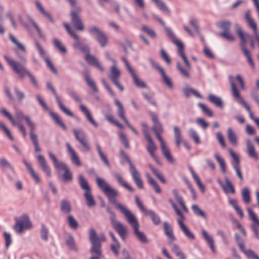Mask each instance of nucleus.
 <instances>
[{
	"instance_id": "11",
	"label": "nucleus",
	"mask_w": 259,
	"mask_h": 259,
	"mask_svg": "<svg viewBox=\"0 0 259 259\" xmlns=\"http://www.w3.org/2000/svg\"><path fill=\"white\" fill-rule=\"evenodd\" d=\"M149 61L151 64L152 66L160 72L164 84L169 88L171 89H173V83L170 78L166 75L163 68L157 63L152 58H149Z\"/></svg>"
},
{
	"instance_id": "52",
	"label": "nucleus",
	"mask_w": 259,
	"mask_h": 259,
	"mask_svg": "<svg viewBox=\"0 0 259 259\" xmlns=\"http://www.w3.org/2000/svg\"><path fill=\"white\" fill-rule=\"evenodd\" d=\"M50 114L56 124L60 126L64 131L67 130L66 126L61 121L58 114L53 111H50Z\"/></svg>"
},
{
	"instance_id": "53",
	"label": "nucleus",
	"mask_w": 259,
	"mask_h": 259,
	"mask_svg": "<svg viewBox=\"0 0 259 259\" xmlns=\"http://www.w3.org/2000/svg\"><path fill=\"white\" fill-rule=\"evenodd\" d=\"M149 167L155 176L163 184L166 183V181L163 175L155 168L152 165L149 164Z\"/></svg>"
},
{
	"instance_id": "2",
	"label": "nucleus",
	"mask_w": 259,
	"mask_h": 259,
	"mask_svg": "<svg viewBox=\"0 0 259 259\" xmlns=\"http://www.w3.org/2000/svg\"><path fill=\"white\" fill-rule=\"evenodd\" d=\"M96 183L98 187L108 197L109 202L114 204L116 208L119 209L121 212L122 209L126 208L124 205L117 202L115 199L118 195L117 191L112 188L104 179L99 177H97Z\"/></svg>"
},
{
	"instance_id": "1",
	"label": "nucleus",
	"mask_w": 259,
	"mask_h": 259,
	"mask_svg": "<svg viewBox=\"0 0 259 259\" xmlns=\"http://www.w3.org/2000/svg\"><path fill=\"white\" fill-rule=\"evenodd\" d=\"M63 25L67 32L75 40V42L73 44V48L85 54V59L89 64L97 68L100 71L104 72V69L101 65L98 59L95 56L90 55L89 47L87 45H83L81 42L78 35L76 34L67 23L64 22Z\"/></svg>"
},
{
	"instance_id": "9",
	"label": "nucleus",
	"mask_w": 259,
	"mask_h": 259,
	"mask_svg": "<svg viewBox=\"0 0 259 259\" xmlns=\"http://www.w3.org/2000/svg\"><path fill=\"white\" fill-rule=\"evenodd\" d=\"M80 7H75V9L70 12L71 21L74 28L77 30L82 31L84 30V25L79 14L81 12Z\"/></svg>"
},
{
	"instance_id": "39",
	"label": "nucleus",
	"mask_w": 259,
	"mask_h": 259,
	"mask_svg": "<svg viewBox=\"0 0 259 259\" xmlns=\"http://www.w3.org/2000/svg\"><path fill=\"white\" fill-rule=\"evenodd\" d=\"M208 101L218 107H223V103L221 98L213 94H210L208 97Z\"/></svg>"
},
{
	"instance_id": "31",
	"label": "nucleus",
	"mask_w": 259,
	"mask_h": 259,
	"mask_svg": "<svg viewBox=\"0 0 259 259\" xmlns=\"http://www.w3.org/2000/svg\"><path fill=\"white\" fill-rule=\"evenodd\" d=\"M146 177L147 179L149 184L153 188L154 191L158 194L161 192V188L157 182L153 179L149 174H146Z\"/></svg>"
},
{
	"instance_id": "41",
	"label": "nucleus",
	"mask_w": 259,
	"mask_h": 259,
	"mask_svg": "<svg viewBox=\"0 0 259 259\" xmlns=\"http://www.w3.org/2000/svg\"><path fill=\"white\" fill-rule=\"evenodd\" d=\"M114 177L116 179L118 184L130 191V192H134V189L130 186L127 183H126L122 179V177L118 173H115Z\"/></svg>"
},
{
	"instance_id": "12",
	"label": "nucleus",
	"mask_w": 259,
	"mask_h": 259,
	"mask_svg": "<svg viewBox=\"0 0 259 259\" xmlns=\"http://www.w3.org/2000/svg\"><path fill=\"white\" fill-rule=\"evenodd\" d=\"M236 32L239 35L240 38V47L241 49L242 50V45H244V47L245 48L246 47V43L247 42H249L250 48L252 49H254V44L253 40V39L250 35L247 33H243L241 28L239 27L236 30Z\"/></svg>"
},
{
	"instance_id": "21",
	"label": "nucleus",
	"mask_w": 259,
	"mask_h": 259,
	"mask_svg": "<svg viewBox=\"0 0 259 259\" xmlns=\"http://www.w3.org/2000/svg\"><path fill=\"white\" fill-rule=\"evenodd\" d=\"M130 173L134 181L139 189H142L144 188L143 182L141 178L139 171L136 169V167H134L130 169Z\"/></svg>"
},
{
	"instance_id": "10",
	"label": "nucleus",
	"mask_w": 259,
	"mask_h": 259,
	"mask_svg": "<svg viewBox=\"0 0 259 259\" xmlns=\"http://www.w3.org/2000/svg\"><path fill=\"white\" fill-rule=\"evenodd\" d=\"M46 86L48 90H50L55 96L56 102L60 110L66 115L71 117L73 116V113L64 105L61 98L57 94L55 89L53 87L50 81H48L47 82Z\"/></svg>"
},
{
	"instance_id": "14",
	"label": "nucleus",
	"mask_w": 259,
	"mask_h": 259,
	"mask_svg": "<svg viewBox=\"0 0 259 259\" xmlns=\"http://www.w3.org/2000/svg\"><path fill=\"white\" fill-rule=\"evenodd\" d=\"M120 75V71L117 68L116 65H113L111 68V74L110 78L115 86L120 91L124 90L123 87L120 83L119 79Z\"/></svg>"
},
{
	"instance_id": "27",
	"label": "nucleus",
	"mask_w": 259,
	"mask_h": 259,
	"mask_svg": "<svg viewBox=\"0 0 259 259\" xmlns=\"http://www.w3.org/2000/svg\"><path fill=\"white\" fill-rule=\"evenodd\" d=\"M246 146L247 152L248 156L250 157L254 158L256 160L257 159L258 155L255 151L254 146L249 140L246 141Z\"/></svg>"
},
{
	"instance_id": "64",
	"label": "nucleus",
	"mask_w": 259,
	"mask_h": 259,
	"mask_svg": "<svg viewBox=\"0 0 259 259\" xmlns=\"http://www.w3.org/2000/svg\"><path fill=\"white\" fill-rule=\"evenodd\" d=\"M142 29L151 37L155 38L156 37V33L152 29L148 27L146 25H142Z\"/></svg>"
},
{
	"instance_id": "3",
	"label": "nucleus",
	"mask_w": 259,
	"mask_h": 259,
	"mask_svg": "<svg viewBox=\"0 0 259 259\" xmlns=\"http://www.w3.org/2000/svg\"><path fill=\"white\" fill-rule=\"evenodd\" d=\"M125 217L127 221L134 229V233L138 240L142 243H147L149 240L146 235L139 230V225L135 216L127 208L121 212Z\"/></svg>"
},
{
	"instance_id": "23",
	"label": "nucleus",
	"mask_w": 259,
	"mask_h": 259,
	"mask_svg": "<svg viewBox=\"0 0 259 259\" xmlns=\"http://www.w3.org/2000/svg\"><path fill=\"white\" fill-rule=\"evenodd\" d=\"M37 158L42 167V170L46 174L48 177H50L51 176V170L44 156L40 154L37 156Z\"/></svg>"
},
{
	"instance_id": "22",
	"label": "nucleus",
	"mask_w": 259,
	"mask_h": 259,
	"mask_svg": "<svg viewBox=\"0 0 259 259\" xmlns=\"http://www.w3.org/2000/svg\"><path fill=\"white\" fill-rule=\"evenodd\" d=\"M66 146L68 149V152L70 156V158L72 162L77 166H80L81 163L80 161L79 157L72 148L70 144L68 143H66Z\"/></svg>"
},
{
	"instance_id": "51",
	"label": "nucleus",
	"mask_w": 259,
	"mask_h": 259,
	"mask_svg": "<svg viewBox=\"0 0 259 259\" xmlns=\"http://www.w3.org/2000/svg\"><path fill=\"white\" fill-rule=\"evenodd\" d=\"M242 51L244 55V56L246 57L247 61L249 64L250 66L252 68H254V64L253 61L251 58V55L250 54L249 51L248 50L247 48H245L244 47V45L242 44Z\"/></svg>"
},
{
	"instance_id": "54",
	"label": "nucleus",
	"mask_w": 259,
	"mask_h": 259,
	"mask_svg": "<svg viewBox=\"0 0 259 259\" xmlns=\"http://www.w3.org/2000/svg\"><path fill=\"white\" fill-rule=\"evenodd\" d=\"M214 157L217 160V161L220 164L222 172L224 174L226 173V163L224 159L223 158H222L219 155V154L218 153H215L214 154Z\"/></svg>"
},
{
	"instance_id": "7",
	"label": "nucleus",
	"mask_w": 259,
	"mask_h": 259,
	"mask_svg": "<svg viewBox=\"0 0 259 259\" xmlns=\"http://www.w3.org/2000/svg\"><path fill=\"white\" fill-rule=\"evenodd\" d=\"M88 32L97 41L101 47L104 48L107 45L108 42L107 36L98 26H91L88 28Z\"/></svg>"
},
{
	"instance_id": "33",
	"label": "nucleus",
	"mask_w": 259,
	"mask_h": 259,
	"mask_svg": "<svg viewBox=\"0 0 259 259\" xmlns=\"http://www.w3.org/2000/svg\"><path fill=\"white\" fill-rule=\"evenodd\" d=\"M174 132L175 136V140L176 144L178 147L183 142L181 131L179 127L175 126L174 127Z\"/></svg>"
},
{
	"instance_id": "56",
	"label": "nucleus",
	"mask_w": 259,
	"mask_h": 259,
	"mask_svg": "<svg viewBox=\"0 0 259 259\" xmlns=\"http://www.w3.org/2000/svg\"><path fill=\"white\" fill-rule=\"evenodd\" d=\"M96 148L97 150L98 151L99 155L101 159V160L103 161V162L105 163V164L108 167H110V163L107 159L106 156L104 155V153L102 152L101 147L100 146L99 144H96Z\"/></svg>"
},
{
	"instance_id": "4",
	"label": "nucleus",
	"mask_w": 259,
	"mask_h": 259,
	"mask_svg": "<svg viewBox=\"0 0 259 259\" xmlns=\"http://www.w3.org/2000/svg\"><path fill=\"white\" fill-rule=\"evenodd\" d=\"M78 184L81 189L84 191L83 196L86 200V204L89 207H92L96 205L95 200L92 194L91 188L82 175L78 176Z\"/></svg>"
},
{
	"instance_id": "34",
	"label": "nucleus",
	"mask_w": 259,
	"mask_h": 259,
	"mask_svg": "<svg viewBox=\"0 0 259 259\" xmlns=\"http://www.w3.org/2000/svg\"><path fill=\"white\" fill-rule=\"evenodd\" d=\"M201 232L204 239L209 244V246L211 251L213 253H215V250L214 248V241L212 237L209 236L205 230H202Z\"/></svg>"
},
{
	"instance_id": "63",
	"label": "nucleus",
	"mask_w": 259,
	"mask_h": 259,
	"mask_svg": "<svg viewBox=\"0 0 259 259\" xmlns=\"http://www.w3.org/2000/svg\"><path fill=\"white\" fill-rule=\"evenodd\" d=\"M241 251L243 252L245 255L248 257L252 259H257L259 256L257 255L252 249L246 250L244 247L241 250Z\"/></svg>"
},
{
	"instance_id": "58",
	"label": "nucleus",
	"mask_w": 259,
	"mask_h": 259,
	"mask_svg": "<svg viewBox=\"0 0 259 259\" xmlns=\"http://www.w3.org/2000/svg\"><path fill=\"white\" fill-rule=\"evenodd\" d=\"M66 244L70 250L77 251L74 239L71 235H69L68 238L66 240Z\"/></svg>"
},
{
	"instance_id": "57",
	"label": "nucleus",
	"mask_w": 259,
	"mask_h": 259,
	"mask_svg": "<svg viewBox=\"0 0 259 259\" xmlns=\"http://www.w3.org/2000/svg\"><path fill=\"white\" fill-rule=\"evenodd\" d=\"M192 209L194 213L199 217H201L203 219H206L207 216L205 213L202 211L198 205L193 204L192 205Z\"/></svg>"
},
{
	"instance_id": "29",
	"label": "nucleus",
	"mask_w": 259,
	"mask_h": 259,
	"mask_svg": "<svg viewBox=\"0 0 259 259\" xmlns=\"http://www.w3.org/2000/svg\"><path fill=\"white\" fill-rule=\"evenodd\" d=\"M35 4L37 8L39 11V12L45 17H46L51 23H54L55 20L52 15L47 11H45L44 8L41 6V4L38 1L35 2Z\"/></svg>"
},
{
	"instance_id": "24",
	"label": "nucleus",
	"mask_w": 259,
	"mask_h": 259,
	"mask_svg": "<svg viewBox=\"0 0 259 259\" xmlns=\"http://www.w3.org/2000/svg\"><path fill=\"white\" fill-rule=\"evenodd\" d=\"M79 109L84 114L88 121L94 126L98 127V124L95 121L93 118L90 111L83 104L79 106Z\"/></svg>"
},
{
	"instance_id": "20",
	"label": "nucleus",
	"mask_w": 259,
	"mask_h": 259,
	"mask_svg": "<svg viewBox=\"0 0 259 259\" xmlns=\"http://www.w3.org/2000/svg\"><path fill=\"white\" fill-rule=\"evenodd\" d=\"M149 113L151 117L152 121L153 122V126L152 127L153 131L154 133H163V130L162 125L160 123L156 114L152 111H150Z\"/></svg>"
},
{
	"instance_id": "32",
	"label": "nucleus",
	"mask_w": 259,
	"mask_h": 259,
	"mask_svg": "<svg viewBox=\"0 0 259 259\" xmlns=\"http://www.w3.org/2000/svg\"><path fill=\"white\" fill-rule=\"evenodd\" d=\"M178 224L180 226L181 230H182V231L187 238L192 240L195 239V235L190 231V230L184 224V223H182L181 221H179Z\"/></svg>"
},
{
	"instance_id": "16",
	"label": "nucleus",
	"mask_w": 259,
	"mask_h": 259,
	"mask_svg": "<svg viewBox=\"0 0 259 259\" xmlns=\"http://www.w3.org/2000/svg\"><path fill=\"white\" fill-rule=\"evenodd\" d=\"M17 74L19 75L20 78H23L26 76H28L30 82L34 86V87L36 89L39 88V84L35 77L23 66H22V67L20 69Z\"/></svg>"
},
{
	"instance_id": "46",
	"label": "nucleus",
	"mask_w": 259,
	"mask_h": 259,
	"mask_svg": "<svg viewBox=\"0 0 259 259\" xmlns=\"http://www.w3.org/2000/svg\"><path fill=\"white\" fill-rule=\"evenodd\" d=\"M241 196L242 201L246 204L250 202V191L248 187H244L241 191Z\"/></svg>"
},
{
	"instance_id": "49",
	"label": "nucleus",
	"mask_w": 259,
	"mask_h": 259,
	"mask_svg": "<svg viewBox=\"0 0 259 259\" xmlns=\"http://www.w3.org/2000/svg\"><path fill=\"white\" fill-rule=\"evenodd\" d=\"M225 180L226 184L223 188L224 191L227 193L230 192L232 194H234L235 193V190L231 182L227 177H225Z\"/></svg>"
},
{
	"instance_id": "50",
	"label": "nucleus",
	"mask_w": 259,
	"mask_h": 259,
	"mask_svg": "<svg viewBox=\"0 0 259 259\" xmlns=\"http://www.w3.org/2000/svg\"><path fill=\"white\" fill-rule=\"evenodd\" d=\"M73 134L75 136V139L80 142L87 138V136L85 133L80 129H74L73 130Z\"/></svg>"
},
{
	"instance_id": "44",
	"label": "nucleus",
	"mask_w": 259,
	"mask_h": 259,
	"mask_svg": "<svg viewBox=\"0 0 259 259\" xmlns=\"http://www.w3.org/2000/svg\"><path fill=\"white\" fill-rule=\"evenodd\" d=\"M148 142L147 149L151 156H153L155 155L154 152L156 150V146L151 137H148L146 139Z\"/></svg>"
},
{
	"instance_id": "26",
	"label": "nucleus",
	"mask_w": 259,
	"mask_h": 259,
	"mask_svg": "<svg viewBox=\"0 0 259 259\" xmlns=\"http://www.w3.org/2000/svg\"><path fill=\"white\" fill-rule=\"evenodd\" d=\"M23 162L26 166L30 175L33 178V179L35 180L36 183H39L40 182V179L39 178L38 175L34 171L31 164L30 163H29L27 161V160L25 159H23Z\"/></svg>"
},
{
	"instance_id": "37",
	"label": "nucleus",
	"mask_w": 259,
	"mask_h": 259,
	"mask_svg": "<svg viewBox=\"0 0 259 259\" xmlns=\"http://www.w3.org/2000/svg\"><path fill=\"white\" fill-rule=\"evenodd\" d=\"M217 26L222 30V32H228L230 31L231 26V22L228 20L221 21L216 24Z\"/></svg>"
},
{
	"instance_id": "5",
	"label": "nucleus",
	"mask_w": 259,
	"mask_h": 259,
	"mask_svg": "<svg viewBox=\"0 0 259 259\" xmlns=\"http://www.w3.org/2000/svg\"><path fill=\"white\" fill-rule=\"evenodd\" d=\"M164 29L167 36L170 39L171 41L178 47V53L183 60L186 67L187 68V69H190L191 66L184 53V48L183 43L176 38L175 33L171 30V29L167 27H165Z\"/></svg>"
},
{
	"instance_id": "62",
	"label": "nucleus",
	"mask_w": 259,
	"mask_h": 259,
	"mask_svg": "<svg viewBox=\"0 0 259 259\" xmlns=\"http://www.w3.org/2000/svg\"><path fill=\"white\" fill-rule=\"evenodd\" d=\"M14 91L19 102H22L25 99V95L24 93L20 91L17 86L14 87Z\"/></svg>"
},
{
	"instance_id": "55",
	"label": "nucleus",
	"mask_w": 259,
	"mask_h": 259,
	"mask_svg": "<svg viewBox=\"0 0 259 259\" xmlns=\"http://www.w3.org/2000/svg\"><path fill=\"white\" fill-rule=\"evenodd\" d=\"M0 166L4 168H8L15 173V169L11 163L4 157L0 158Z\"/></svg>"
},
{
	"instance_id": "15",
	"label": "nucleus",
	"mask_w": 259,
	"mask_h": 259,
	"mask_svg": "<svg viewBox=\"0 0 259 259\" xmlns=\"http://www.w3.org/2000/svg\"><path fill=\"white\" fill-rule=\"evenodd\" d=\"M35 45L38 50L40 56L44 59V61L47 64L48 67L50 68L52 72L55 74H57L58 72L57 70L52 64L50 59L46 56V52L43 48L37 41L35 42Z\"/></svg>"
},
{
	"instance_id": "19",
	"label": "nucleus",
	"mask_w": 259,
	"mask_h": 259,
	"mask_svg": "<svg viewBox=\"0 0 259 259\" xmlns=\"http://www.w3.org/2000/svg\"><path fill=\"white\" fill-rule=\"evenodd\" d=\"M82 75L87 85L94 93H97L99 91L97 87L95 82L91 77L89 71L88 69H85L82 72Z\"/></svg>"
},
{
	"instance_id": "36",
	"label": "nucleus",
	"mask_w": 259,
	"mask_h": 259,
	"mask_svg": "<svg viewBox=\"0 0 259 259\" xmlns=\"http://www.w3.org/2000/svg\"><path fill=\"white\" fill-rule=\"evenodd\" d=\"M60 209L61 211L65 214L69 213L72 209L70 202L66 199H63L61 200L60 203Z\"/></svg>"
},
{
	"instance_id": "28",
	"label": "nucleus",
	"mask_w": 259,
	"mask_h": 259,
	"mask_svg": "<svg viewBox=\"0 0 259 259\" xmlns=\"http://www.w3.org/2000/svg\"><path fill=\"white\" fill-rule=\"evenodd\" d=\"M150 217L152 223L154 225L158 226L160 224L161 219L160 217L153 210L149 209L145 213Z\"/></svg>"
},
{
	"instance_id": "45",
	"label": "nucleus",
	"mask_w": 259,
	"mask_h": 259,
	"mask_svg": "<svg viewBox=\"0 0 259 259\" xmlns=\"http://www.w3.org/2000/svg\"><path fill=\"white\" fill-rule=\"evenodd\" d=\"M227 137L229 142L234 146L237 145V138L233 130L229 127L227 130Z\"/></svg>"
},
{
	"instance_id": "48",
	"label": "nucleus",
	"mask_w": 259,
	"mask_h": 259,
	"mask_svg": "<svg viewBox=\"0 0 259 259\" xmlns=\"http://www.w3.org/2000/svg\"><path fill=\"white\" fill-rule=\"evenodd\" d=\"M49 231L46 226L42 224L40 230V236L41 239L44 241H48L49 239Z\"/></svg>"
},
{
	"instance_id": "38",
	"label": "nucleus",
	"mask_w": 259,
	"mask_h": 259,
	"mask_svg": "<svg viewBox=\"0 0 259 259\" xmlns=\"http://www.w3.org/2000/svg\"><path fill=\"white\" fill-rule=\"evenodd\" d=\"M35 131H30V137L31 142L33 144L36 152H39L41 151V148L39 145V142L38 140L37 136L34 133Z\"/></svg>"
},
{
	"instance_id": "8",
	"label": "nucleus",
	"mask_w": 259,
	"mask_h": 259,
	"mask_svg": "<svg viewBox=\"0 0 259 259\" xmlns=\"http://www.w3.org/2000/svg\"><path fill=\"white\" fill-rule=\"evenodd\" d=\"M32 228V224L31 223L29 217L27 215H22L19 220L16 221V223L14 226V229L18 234L23 232L24 229H30Z\"/></svg>"
},
{
	"instance_id": "40",
	"label": "nucleus",
	"mask_w": 259,
	"mask_h": 259,
	"mask_svg": "<svg viewBox=\"0 0 259 259\" xmlns=\"http://www.w3.org/2000/svg\"><path fill=\"white\" fill-rule=\"evenodd\" d=\"M4 58L6 60V61L8 62V63L10 65V66L12 67V68L13 69V70L15 71V72H16V73L18 72V71L20 70V69L23 66L21 64H20L16 61L12 60L7 56H5Z\"/></svg>"
},
{
	"instance_id": "35",
	"label": "nucleus",
	"mask_w": 259,
	"mask_h": 259,
	"mask_svg": "<svg viewBox=\"0 0 259 259\" xmlns=\"http://www.w3.org/2000/svg\"><path fill=\"white\" fill-rule=\"evenodd\" d=\"M161 152L163 156L166 159V160L170 163H174V159L171 156L169 148L164 145L161 147Z\"/></svg>"
},
{
	"instance_id": "42",
	"label": "nucleus",
	"mask_w": 259,
	"mask_h": 259,
	"mask_svg": "<svg viewBox=\"0 0 259 259\" xmlns=\"http://www.w3.org/2000/svg\"><path fill=\"white\" fill-rule=\"evenodd\" d=\"M131 75L133 77L134 82L137 87L141 88H147V84L146 83L139 79L138 76L136 75L134 70L130 73Z\"/></svg>"
},
{
	"instance_id": "47",
	"label": "nucleus",
	"mask_w": 259,
	"mask_h": 259,
	"mask_svg": "<svg viewBox=\"0 0 259 259\" xmlns=\"http://www.w3.org/2000/svg\"><path fill=\"white\" fill-rule=\"evenodd\" d=\"M229 204L234 208L236 210L239 216L241 218H243L244 217V214L242 209L240 208L237 204V201L236 199H229Z\"/></svg>"
},
{
	"instance_id": "13",
	"label": "nucleus",
	"mask_w": 259,
	"mask_h": 259,
	"mask_svg": "<svg viewBox=\"0 0 259 259\" xmlns=\"http://www.w3.org/2000/svg\"><path fill=\"white\" fill-rule=\"evenodd\" d=\"M115 104L117 106V113L119 117L121 118L126 124L127 126L131 129V130L136 135H138V132L136 130L135 128H134L131 123L128 122L127 119L126 118L125 116V110L124 109L120 102V101L117 99H115L114 100Z\"/></svg>"
},
{
	"instance_id": "59",
	"label": "nucleus",
	"mask_w": 259,
	"mask_h": 259,
	"mask_svg": "<svg viewBox=\"0 0 259 259\" xmlns=\"http://www.w3.org/2000/svg\"><path fill=\"white\" fill-rule=\"evenodd\" d=\"M66 92L68 95L73 99L75 102L78 103L81 102V99L77 95L73 90L68 88L66 89Z\"/></svg>"
},
{
	"instance_id": "61",
	"label": "nucleus",
	"mask_w": 259,
	"mask_h": 259,
	"mask_svg": "<svg viewBox=\"0 0 259 259\" xmlns=\"http://www.w3.org/2000/svg\"><path fill=\"white\" fill-rule=\"evenodd\" d=\"M67 221L69 227L72 229H76L78 227V223L74 217L69 215L67 217Z\"/></svg>"
},
{
	"instance_id": "30",
	"label": "nucleus",
	"mask_w": 259,
	"mask_h": 259,
	"mask_svg": "<svg viewBox=\"0 0 259 259\" xmlns=\"http://www.w3.org/2000/svg\"><path fill=\"white\" fill-rule=\"evenodd\" d=\"M245 19L248 24L249 26L253 30L254 32L257 31V25L253 19L250 16V12L248 10L245 13Z\"/></svg>"
},
{
	"instance_id": "6",
	"label": "nucleus",
	"mask_w": 259,
	"mask_h": 259,
	"mask_svg": "<svg viewBox=\"0 0 259 259\" xmlns=\"http://www.w3.org/2000/svg\"><path fill=\"white\" fill-rule=\"evenodd\" d=\"M106 211L110 215V220L111 224L114 229L118 233L120 237L125 240L127 235V229L121 223L119 222L116 220V214L111 209V208L107 206L106 207Z\"/></svg>"
},
{
	"instance_id": "60",
	"label": "nucleus",
	"mask_w": 259,
	"mask_h": 259,
	"mask_svg": "<svg viewBox=\"0 0 259 259\" xmlns=\"http://www.w3.org/2000/svg\"><path fill=\"white\" fill-rule=\"evenodd\" d=\"M189 135L194 140L196 144H199L201 143L198 135L194 129L190 128L189 130Z\"/></svg>"
},
{
	"instance_id": "17",
	"label": "nucleus",
	"mask_w": 259,
	"mask_h": 259,
	"mask_svg": "<svg viewBox=\"0 0 259 259\" xmlns=\"http://www.w3.org/2000/svg\"><path fill=\"white\" fill-rule=\"evenodd\" d=\"M1 113L8 118L12 125L17 126L19 131L21 132L23 136L25 137L27 135V132L24 126L20 122H17L11 115V114L5 109L3 108L1 110Z\"/></svg>"
},
{
	"instance_id": "18",
	"label": "nucleus",
	"mask_w": 259,
	"mask_h": 259,
	"mask_svg": "<svg viewBox=\"0 0 259 259\" xmlns=\"http://www.w3.org/2000/svg\"><path fill=\"white\" fill-rule=\"evenodd\" d=\"M15 115L18 120H21L24 119L30 128V131H35V125L34 123L31 121L30 117L28 116H25L23 112L18 109L15 110Z\"/></svg>"
},
{
	"instance_id": "43",
	"label": "nucleus",
	"mask_w": 259,
	"mask_h": 259,
	"mask_svg": "<svg viewBox=\"0 0 259 259\" xmlns=\"http://www.w3.org/2000/svg\"><path fill=\"white\" fill-rule=\"evenodd\" d=\"M156 5L157 7L161 11L169 13L170 10L166 6V4L162 0H152Z\"/></svg>"
},
{
	"instance_id": "25",
	"label": "nucleus",
	"mask_w": 259,
	"mask_h": 259,
	"mask_svg": "<svg viewBox=\"0 0 259 259\" xmlns=\"http://www.w3.org/2000/svg\"><path fill=\"white\" fill-rule=\"evenodd\" d=\"M92 247L90 250L91 252L94 254V256H102L101 250V243L99 241L92 242Z\"/></svg>"
}]
</instances>
